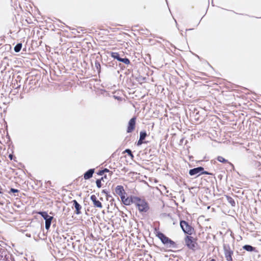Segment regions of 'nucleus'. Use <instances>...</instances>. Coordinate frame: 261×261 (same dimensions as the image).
<instances>
[{
    "label": "nucleus",
    "instance_id": "1",
    "mask_svg": "<svg viewBox=\"0 0 261 261\" xmlns=\"http://www.w3.org/2000/svg\"><path fill=\"white\" fill-rule=\"evenodd\" d=\"M135 204L138 208L139 212H146L148 211L149 206L145 200L137 197L136 198H135Z\"/></svg>",
    "mask_w": 261,
    "mask_h": 261
},
{
    "label": "nucleus",
    "instance_id": "2",
    "mask_svg": "<svg viewBox=\"0 0 261 261\" xmlns=\"http://www.w3.org/2000/svg\"><path fill=\"white\" fill-rule=\"evenodd\" d=\"M156 236L166 246L168 247H173L174 246V242L165 236L163 233L158 232Z\"/></svg>",
    "mask_w": 261,
    "mask_h": 261
},
{
    "label": "nucleus",
    "instance_id": "3",
    "mask_svg": "<svg viewBox=\"0 0 261 261\" xmlns=\"http://www.w3.org/2000/svg\"><path fill=\"white\" fill-rule=\"evenodd\" d=\"M186 245L191 249H194L196 247V244L194 239L191 237L187 236L185 239Z\"/></svg>",
    "mask_w": 261,
    "mask_h": 261
},
{
    "label": "nucleus",
    "instance_id": "4",
    "mask_svg": "<svg viewBox=\"0 0 261 261\" xmlns=\"http://www.w3.org/2000/svg\"><path fill=\"white\" fill-rule=\"evenodd\" d=\"M136 196H131L130 197H125L124 195L121 198V200L124 204L129 205L132 203L135 204V198H136Z\"/></svg>",
    "mask_w": 261,
    "mask_h": 261
},
{
    "label": "nucleus",
    "instance_id": "5",
    "mask_svg": "<svg viewBox=\"0 0 261 261\" xmlns=\"http://www.w3.org/2000/svg\"><path fill=\"white\" fill-rule=\"evenodd\" d=\"M203 170L202 167H198L193 169H191L189 171L190 175H200Z\"/></svg>",
    "mask_w": 261,
    "mask_h": 261
},
{
    "label": "nucleus",
    "instance_id": "6",
    "mask_svg": "<svg viewBox=\"0 0 261 261\" xmlns=\"http://www.w3.org/2000/svg\"><path fill=\"white\" fill-rule=\"evenodd\" d=\"M91 200L93 202V203L95 207L101 208L102 204L98 200H97V197L95 195H93L90 197Z\"/></svg>",
    "mask_w": 261,
    "mask_h": 261
},
{
    "label": "nucleus",
    "instance_id": "7",
    "mask_svg": "<svg viewBox=\"0 0 261 261\" xmlns=\"http://www.w3.org/2000/svg\"><path fill=\"white\" fill-rule=\"evenodd\" d=\"M135 118H133L129 120L127 130L128 133H130L134 130L135 126Z\"/></svg>",
    "mask_w": 261,
    "mask_h": 261
},
{
    "label": "nucleus",
    "instance_id": "8",
    "mask_svg": "<svg viewBox=\"0 0 261 261\" xmlns=\"http://www.w3.org/2000/svg\"><path fill=\"white\" fill-rule=\"evenodd\" d=\"M180 226L183 231L186 233H189L190 231L191 228L188 225L187 223L185 221H181L180 222Z\"/></svg>",
    "mask_w": 261,
    "mask_h": 261
},
{
    "label": "nucleus",
    "instance_id": "9",
    "mask_svg": "<svg viewBox=\"0 0 261 261\" xmlns=\"http://www.w3.org/2000/svg\"><path fill=\"white\" fill-rule=\"evenodd\" d=\"M115 192L121 198L124 195V190L123 187L121 186H117L116 188Z\"/></svg>",
    "mask_w": 261,
    "mask_h": 261
},
{
    "label": "nucleus",
    "instance_id": "10",
    "mask_svg": "<svg viewBox=\"0 0 261 261\" xmlns=\"http://www.w3.org/2000/svg\"><path fill=\"white\" fill-rule=\"evenodd\" d=\"M232 252L229 249H225V255L227 261H232Z\"/></svg>",
    "mask_w": 261,
    "mask_h": 261
},
{
    "label": "nucleus",
    "instance_id": "11",
    "mask_svg": "<svg viewBox=\"0 0 261 261\" xmlns=\"http://www.w3.org/2000/svg\"><path fill=\"white\" fill-rule=\"evenodd\" d=\"M94 169H90L88 171H87L85 174H84V178L85 179H88L91 178L93 174L94 173Z\"/></svg>",
    "mask_w": 261,
    "mask_h": 261
},
{
    "label": "nucleus",
    "instance_id": "12",
    "mask_svg": "<svg viewBox=\"0 0 261 261\" xmlns=\"http://www.w3.org/2000/svg\"><path fill=\"white\" fill-rule=\"evenodd\" d=\"M73 204L75 206V208L76 209V213L77 214H79L80 213V211L81 208V205L77 203V202L75 200H74L73 201Z\"/></svg>",
    "mask_w": 261,
    "mask_h": 261
},
{
    "label": "nucleus",
    "instance_id": "13",
    "mask_svg": "<svg viewBox=\"0 0 261 261\" xmlns=\"http://www.w3.org/2000/svg\"><path fill=\"white\" fill-rule=\"evenodd\" d=\"M53 219V217H51L45 220V228L46 229H48L49 228Z\"/></svg>",
    "mask_w": 261,
    "mask_h": 261
},
{
    "label": "nucleus",
    "instance_id": "14",
    "mask_svg": "<svg viewBox=\"0 0 261 261\" xmlns=\"http://www.w3.org/2000/svg\"><path fill=\"white\" fill-rule=\"evenodd\" d=\"M39 214H40L42 217L46 220V219H48V218L51 217V216H49L46 212H39Z\"/></svg>",
    "mask_w": 261,
    "mask_h": 261
},
{
    "label": "nucleus",
    "instance_id": "15",
    "mask_svg": "<svg viewBox=\"0 0 261 261\" xmlns=\"http://www.w3.org/2000/svg\"><path fill=\"white\" fill-rule=\"evenodd\" d=\"M243 248L248 251H252L254 249L253 247L250 245H245L243 247Z\"/></svg>",
    "mask_w": 261,
    "mask_h": 261
},
{
    "label": "nucleus",
    "instance_id": "16",
    "mask_svg": "<svg viewBox=\"0 0 261 261\" xmlns=\"http://www.w3.org/2000/svg\"><path fill=\"white\" fill-rule=\"evenodd\" d=\"M22 47V44L21 43L17 44L14 47V50L15 52L18 53L19 52Z\"/></svg>",
    "mask_w": 261,
    "mask_h": 261
},
{
    "label": "nucleus",
    "instance_id": "17",
    "mask_svg": "<svg viewBox=\"0 0 261 261\" xmlns=\"http://www.w3.org/2000/svg\"><path fill=\"white\" fill-rule=\"evenodd\" d=\"M111 56L114 58L117 59L118 61L120 60V58L119 57V54L117 53H112Z\"/></svg>",
    "mask_w": 261,
    "mask_h": 261
},
{
    "label": "nucleus",
    "instance_id": "18",
    "mask_svg": "<svg viewBox=\"0 0 261 261\" xmlns=\"http://www.w3.org/2000/svg\"><path fill=\"white\" fill-rule=\"evenodd\" d=\"M146 136V134L145 132H141L140 139L143 140Z\"/></svg>",
    "mask_w": 261,
    "mask_h": 261
},
{
    "label": "nucleus",
    "instance_id": "19",
    "mask_svg": "<svg viewBox=\"0 0 261 261\" xmlns=\"http://www.w3.org/2000/svg\"><path fill=\"white\" fill-rule=\"evenodd\" d=\"M102 179H103V177H102L101 179H97L96 181L97 187L99 188L101 187V181Z\"/></svg>",
    "mask_w": 261,
    "mask_h": 261
},
{
    "label": "nucleus",
    "instance_id": "20",
    "mask_svg": "<svg viewBox=\"0 0 261 261\" xmlns=\"http://www.w3.org/2000/svg\"><path fill=\"white\" fill-rule=\"evenodd\" d=\"M217 160L220 162H222V163L226 162V160L224 158H223L222 156H218L217 158Z\"/></svg>",
    "mask_w": 261,
    "mask_h": 261
},
{
    "label": "nucleus",
    "instance_id": "21",
    "mask_svg": "<svg viewBox=\"0 0 261 261\" xmlns=\"http://www.w3.org/2000/svg\"><path fill=\"white\" fill-rule=\"evenodd\" d=\"M120 61L126 64H127L129 63L128 59H126V58H124V59L121 58Z\"/></svg>",
    "mask_w": 261,
    "mask_h": 261
},
{
    "label": "nucleus",
    "instance_id": "22",
    "mask_svg": "<svg viewBox=\"0 0 261 261\" xmlns=\"http://www.w3.org/2000/svg\"><path fill=\"white\" fill-rule=\"evenodd\" d=\"M125 152H127L129 155H130L132 157H133V154H132V152H131V151H130V150H129V149H126V150H125Z\"/></svg>",
    "mask_w": 261,
    "mask_h": 261
},
{
    "label": "nucleus",
    "instance_id": "23",
    "mask_svg": "<svg viewBox=\"0 0 261 261\" xmlns=\"http://www.w3.org/2000/svg\"><path fill=\"white\" fill-rule=\"evenodd\" d=\"M142 144V140L139 139V140L138 141L137 145L138 146L141 145Z\"/></svg>",
    "mask_w": 261,
    "mask_h": 261
},
{
    "label": "nucleus",
    "instance_id": "24",
    "mask_svg": "<svg viewBox=\"0 0 261 261\" xmlns=\"http://www.w3.org/2000/svg\"><path fill=\"white\" fill-rule=\"evenodd\" d=\"M11 192H12L13 193H16V192H18V190L16 189L12 188V189H11Z\"/></svg>",
    "mask_w": 261,
    "mask_h": 261
},
{
    "label": "nucleus",
    "instance_id": "25",
    "mask_svg": "<svg viewBox=\"0 0 261 261\" xmlns=\"http://www.w3.org/2000/svg\"><path fill=\"white\" fill-rule=\"evenodd\" d=\"M103 173H104V171H103V170H102V171H100L99 172V174L100 175H103Z\"/></svg>",
    "mask_w": 261,
    "mask_h": 261
},
{
    "label": "nucleus",
    "instance_id": "26",
    "mask_svg": "<svg viewBox=\"0 0 261 261\" xmlns=\"http://www.w3.org/2000/svg\"><path fill=\"white\" fill-rule=\"evenodd\" d=\"M9 158H10V159L11 160H12V154H10V155H9Z\"/></svg>",
    "mask_w": 261,
    "mask_h": 261
},
{
    "label": "nucleus",
    "instance_id": "27",
    "mask_svg": "<svg viewBox=\"0 0 261 261\" xmlns=\"http://www.w3.org/2000/svg\"><path fill=\"white\" fill-rule=\"evenodd\" d=\"M103 171H104V172H109V170H108V169H106L103 170Z\"/></svg>",
    "mask_w": 261,
    "mask_h": 261
}]
</instances>
